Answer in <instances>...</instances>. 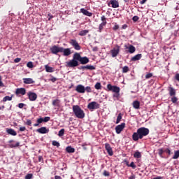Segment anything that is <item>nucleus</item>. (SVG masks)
<instances>
[{"label": "nucleus", "mask_w": 179, "mask_h": 179, "mask_svg": "<svg viewBox=\"0 0 179 179\" xmlns=\"http://www.w3.org/2000/svg\"><path fill=\"white\" fill-rule=\"evenodd\" d=\"M149 135V129L146 127H141L137 129V132H135L132 135L133 141H139V139H142L143 136H147Z\"/></svg>", "instance_id": "f257e3e1"}, {"label": "nucleus", "mask_w": 179, "mask_h": 179, "mask_svg": "<svg viewBox=\"0 0 179 179\" xmlns=\"http://www.w3.org/2000/svg\"><path fill=\"white\" fill-rule=\"evenodd\" d=\"M107 89L110 92H113V99L114 100H120V91L121 89L119 87H117L115 85H111V84L107 85Z\"/></svg>", "instance_id": "f03ea898"}, {"label": "nucleus", "mask_w": 179, "mask_h": 179, "mask_svg": "<svg viewBox=\"0 0 179 179\" xmlns=\"http://www.w3.org/2000/svg\"><path fill=\"white\" fill-rule=\"evenodd\" d=\"M73 113L77 118H80V120L83 119L85 117V112L80 106L74 105L73 106Z\"/></svg>", "instance_id": "7ed1b4c3"}, {"label": "nucleus", "mask_w": 179, "mask_h": 179, "mask_svg": "<svg viewBox=\"0 0 179 179\" xmlns=\"http://www.w3.org/2000/svg\"><path fill=\"white\" fill-rule=\"evenodd\" d=\"M76 91L80 94H84L85 92L87 93H92V87L90 86H87L85 87V86L82 85H78L76 87Z\"/></svg>", "instance_id": "20e7f679"}, {"label": "nucleus", "mask_w": 179, "mask_h": 179, "mask_svg": "<svg viewBox=\"0 0 179 179\" xmlns=\"http://www.w3.org/2000/svg\"><path fill=\"white\" fill-rule=\"evenodd\" d=\"M79 66V62L73 59L66 62V68H76V66Z\"/></svg>", "instance_id": "39448f33"}, {"label": "nucleus", "mask_w": 179, "mask_h": 179, "mask_svg": "<svg viewBox=\"0 0 179 179\" xmlns=\"http://www.w3.org/2000/svg\"><path fill=\"white\" fill-rule=\"evenodd\" d=\"M87 108L90 110V111H93V110L100 108V104L96 101H92L87 105Z\"/></svg>", "instance_id": "423d86ee"}, {"label": "nucleus", "mask_w": 179, "mask_h": 179, "mask_svg": "<svg viewBox=\"0 0 179 179\" xmlns=\"http://www.w3.org/2000/svg\"><path fill=\"white\" fill-rule=\"evenodd\" d=\"M120 45H116L115 47L110 50L111 55L113 58L117 57V55L120 54Z\"/></svg>", "instance_id": "0eeeda50"}, {"label": "nucleus", "mask_w": 179, "mask_h": 179, "mask_svg": "<svg viewBox=\"0 0 179 179\" xmlns=\"http://www.w3.org/2000/svg\"><path fill=\"white\" fill-rule=\"evenodd\" d=\"M27 96L30 101H36L37 100V94L33 92H29Z\"/></svg>", "instance_id": "6e6552de"}, {"label": "nucleus", "mask_w": 179, "mask_h": 179, "mask_svg": "<svg viewBox=\"0 0 179 179\" xmlns=\"http://www.w3.org/2000/svg\"><path fill=\"white\" fill-rule=\"evenodd\" d=\"M52 54L57 55L58 52H62V48L54 45L50 48Z\"/></svg>", "instance_id": "1a4fd4ad"}, {"label": "nucleus", "mask_w": 179, "mask_h": 179, "mask_svg": "<svg viewBox=\"0 0 179 179\" xmlns=\"http://www.w3.org/2000/svg\"><path fill=\"white\" fill-rule=\"evenodd\" d=\"M70 44L75 48L77 51H79L80 50V45H79V43L76 40L71 39L70 41Z\"/></svg>", "instance_id": "9d476101"}, {"label": "nucleus", "mask_w": 179, "mask_h": 179, "mask_svg": "<svg viewBox=\"0 0 179 179\" xmlns=\"http://www.w3.org/2000/svg\"><path fill=\"white\" fill-rule=\"evenodd\" d=\"M16 96H24L26 94V89L25 88H17L15 90Z\"/></svg>", "instance_id": "9b49d317"}, {"label": "nucleus", "mask_w": 179, "mask_h": 179, "mask_svg": "<svg viewBox=\"0 0 179 179\" xmlns=\"http://www.w3.org/2000/svg\"><path fill=\"white\" fill-rule=\"evenodd\" d=\"M125 128V123H122L115 127L116 134H121V131Z\"/></svg>", "instance_id": "f8f14e48"}, {"label": "nucleus", "mask_w": 179, "mask_h": 179, "mask_svg": "<svg viewBox=\"0 0 179 179\" xmlns=\"http://www.w3.org/2000/svg\"><path fill=\"white\" fill-rule=\"evenodd\" d=\"M105 148L106 150L108 152L109 156H113L114 153L113 152V148H111V145H110L108 143H105Z\"/></svg>", "instance_id": "ddd939ff"}, {"label": "nucleus", "mask_w": 179, "mask_h": 179, "mask_svg": "<svg viewBox=\"0 0 179 179\" xmlns=\"http://www.w3.org/2000/svg\"><path fill=\"white\" fill-rule=\"evenodd\" d=\"M62 52H63V55L64 57H69V55H71V48H62Z\"/></svg>", "instance_id": "4468645a"}, {"label": "nucleus", "mask_w": 179, "mask_h": 179, "mask_svg": "<svg viewBox=\"0 0 179 179\" xmlns=\"http://www.w3.org/2000/svg\"><path fill=\"white\" fill-rule=\"evenodd\" d=\"M37 132H38V134H48L50 132V129H47L45 127H43L38 129Z\"/></svg>", "instance_id": "2eb2a0df"}, {"label": "nucleus", "mask_w": 179, "mask_h": 179, "mask_svg": "<svg viewBox=\"0 0 179 179\" xmlns=\"http://www.w3.org/2000/svg\"><path fill=\"white\" fill-rule=\"evenodd\" d=\"M80 12L83 13V15H85V16H88L89 17H92L93 15V13H92L91 12H89L85 8H81L80 10Z\"/></svg>", "instance_id": "dca6fc26"}, {"label": "nucleus", "mask_w": 179, "mask_h": 179, "mask_svg": "<svg viewBox=\"0 0 179 179\" xmlns=\"http://www.w3.org/2000/svg\"><path fill=\"white\" fill-rule=\"evenodd\" d=\"M125 47H126L127 50H129V54H134V52H135V51H136L135 46H134L132 45H129V47L125 45Z\"/></svg>", "instance_id": "f3484780"}, {"label": "nucleus", "mask_w": 179, "mask_h": 179, "mask_svg": "<svg viewBox=\"0 0 179 179\" xmlns=\"http://www.w3.org/2000/svg\"><path fill=\"white\" fill-rule=\"evenodd\" d=\"M81 69H88V71H94V69H96V67H94V66L92 65H87L81 66Z\"/></svg>", "instance_id": "a211bd4d"}, {"label": "nucleus", "mask_w": 179, "mask_h": 179, "mask_svg": "<svg viewBox=\"0 0 179 179\" xmlns=\"http://www.w3.org/2000/svg\"><path fill=\"white\" fill-rule=\"evenodd\" d=\"M6 132L8 135H12L13 136H16V135H17V133H16L13 129H7Z\"/></svg>", "instance_id": "6ab92c4d"}, {"label": "nucleus", "mask_w": 179, "mask_h": 179, "mask_svg": "<svg viewBox=\"0 0 179 179\" xmlns=\"http://www.w3.org/2000/svg\"><path fill=\"white\" fill-rule=\"evenodd\" d=\"M12 142H13V140H10L9 141L10 148H18V146L20 145V143H19V142H16V143H12Z\"/></svg>", "instance_id": "aec40b11"}, {"label": "nucleus", "mask_w": 179, "mask_h": 179, "mask_svg": "<svg viewBox=\"0 0 179 179\" xmlns=\"http://www.w3.org/2000/svg\"><path fill=\"white\" fill-rule=\"evenodd\" d=\"M23 82L25 85H31L34 83V80L31 78H23Z\"/></svg>", "instance_id": "412c9836"}, {"label": "nucleus", "mask_w": 179, "mask_h": 179, "mask_svg": "<svg viewBox=\"0 0 179 179\" xmlns=\"http://www.w3.org/2000/svg\"><path fill=\"white\" fill-rule=\"evenodd\" d=\"M80 62L82 65H85V64H88L89 58L86 57H81V59H80Z\"/></svg>", "instance_id": "4be33fe9"}, {"label": "nucleus", "mask_w": 179, "mask_h": 179, "mask_svg": "<svg viewBox=\"0 0 179 179\" xmlns=\"http://www.w3.org/2000/svg\"><path fill=\"white\" fill-rule=\"evenodd\" d=\"M133 107L136 110H139V108L141 107V102H139L138 101H134L133 102Z\"/></svg>", "instance_id": "5701e85b"}, {"label": "nucleus", "mask_w": 179, "mask_h": 179, "mask_svg": "<svg viewBox=\"0 0 179 179\" xmlns=\"http://www.w3.org/2000/svg\"><path fill=\"white\" fill-rule=\"evenodd\" d=\"M82 58V57L80 56V54L79 53H75L73 56V59H74V61H76L77 62L79 61H80V59Z\"/></svg>", "instance_id": "b1692460"}, {"label": "nucleus", "mask_w": 179, "mask_h": 179, "mask_svg": "<svg viewBox=\"0 0 179 179\" xmlns=\"http://www.w3.org/2000/svg\"><path fill=\"white\" fill-rule=\"evenodd\" d=\"M52 106H54V107H60L61 101L59 99L53 100L52 101Z\"/></svg>", "instance_id": "393cba45"}, {"label": "nucleus", "mask_w": 179, "mask_h": 179, "mask_svg": "<svg viewBox=\"0 0 179 179\" xmlns=\"http://www.w3.org/2000/svg\"><path fill=\"white\" fill-rule=\"evenodd\" d=\"M169 96H173L176 94V90L171 86L169 87Z\"/></svg>", "instance_id": "a878e982"}, {"label": "nucleus", "mask_w": 179, "mask_h": 179, "mask_svg": "<svg viewBox=\"0 0 179 179\" xmlns=\"http://www.w3.org/2000/svg\"><path fill=\"white\" fill-rule=\"evenodd\" d=\"M110 5H112V8H118L120 6V4L117 0L110 1Z\"/></svg>", "instance_id": "bb28decb"}, {"label": "nucleus", "mask_w": 179, "mask_h": 179, "mask_svg": "<svg viewBox=\"0 0 179 179\" xmlns=\"http://www.w3.org/2000/svg\"><path fill=\"white\" fill-rule=\"evenodd\" d=\"M142 58V54L136 55L134 57H131V61H139Z\"/></svg>", "instance_id": "cd10ccee"}, {"label": "nucleus", "mask_w": 179, "mask_h": 179, "mask_svg": "<svg viewBox=\"0 0 179 179\" xmlns=\"http://www.w3.org/2000/svg\"><path fill=\"white\" fill-rule=\"evenodd\" d=\"M66 152H67V153H75V148L71 146H67L66 148Z\"/></svg>", "instance_id": "c85d7f7f"}, {"label": "nucleus", "mask_w": 179, "mask_h": 179, "mask_svg": "<svg viewBox=\"0 0 179 179\" xmlns=\"http://www.w3.org/2000/svg\"><path fill=\"white\" fill-rule=\"evenodd\" d=\"M45 69L46 72H49L50 73L54 72V68H52L48 65H45Z\"/></svg>", "instance_id": "c756f323"}, {"label": "nucleus", "mask_w": 179, "mask_h": 179, "mask_svg": "<svg viewBox=\"0 0 179 179\" xmlns=\"http://www.w3.org/2000/svg\"><path fill=\"white\" fill-rule=\"evenodd\" d=\"M134 159H141L142 157V154L139 151H136L134 154Z\"/></svg>", "instance_id": "7c9ffc66"}, {"label": "nucleus", "mask_w": 179, "mask_h": 179, "mask_svg": "<svg viewBox=\"0 0 179 179\" xmlns=\"http://www.w3.org/2000/svg\"><path fill=\"white\" fill-rule=\"evenodd\" d=\"M107 24V22H101L99 26V31L101 33L103 29H104L105 26Z\"/></svg>", "instance_id": "2f4dec72"}, {"label": "nucleus", "mask_w": 179, "mask_h": 179, "mask_svg": "<svg viewBox=\"0 0 179 179\" xmlns=\"http://www.w3.org/2000/svg\"><path fill=\"white\" fill-rule=\"evenodd\" d=\"M87 33H89V30L85 29V30L80 31L78 34L79 36H86Z\"/></svg>", "instance_id": "473e14b6"}, {"label": "nucleus", "mask_w": 179, "mask_h": 179, "mask_svg": "<svg viewBox=\"0 0 179 179\" xmlns=\"http://www.w3.org/2000/svg\"><path fill=\"white\" fill-rule=\"evenodd\" d=\"M121 120H122V115L121 113H119L117 117L116 124H120Z\"/></svg>", "instance_id": "72a5a7b5"}, {"label": "nucleus", "mask_w": 179, "mask_h": 179, "mask_svg": "<svg viewBox=\"0 0 179 179\" xmlns=\"http://www.w3.org/2000/svg\"><path fill=\"white\" fill-rule=\"evenodd\" d=\"M179 158V150L174 151V155L173 159H178Z\"/></svg>", "instance_id": "f704fd0d"}, {"label": "nucleus", "mask_w": 179, "mask_h": 179, "mask_svg": "<svg viewBox=\"0 0 179 179\" xmlns=\"http://www.w3.org/2000/svg\"><path fill=\"white\" fill-rule=\"evenodd\" d=\"M12 101V96H6L3 99V101Z\"/></svg>", "instance_id": "c9c22d12"}, {"label": "nucleus", "mask_w": 179, "mask_h": 179, "mask_svg": "<svg viewBox=\"0 0 179 179\" xmlns=\"http://www.w3.org/2000/svg\"><path fill=\"white\" fill-rule=\"evenodd\" d=\"M52 145L53 146H56L57 148H59V146H61V145L59 144V142H58L57 141H53L52 143Z\"/></svg>", "instance_id": "e433bc0d"}, {"label": "nucleus", "mask_w": 179, "mask_h": 179, "mask_svg": "<svg viewBox=\"0 0 179 179\" xmlns=\"http://www.w3.org/2000/svg\"><path fill=\"white\" fill-rule=\"evenodd\" d=\"M94 87L96 90H100V89H101V84L100 83H96Z\"/></svg>", "instance_id": "4c0bfd02"}, {"label": "nucleus", "mask_w": 179, "mask_h": 179, "mask_svg": "<svg viewBox=\"0 0 179 179\" xmlns=\"http://www.w3.org/2000/svg\"><path fill=\"white\" fill-rule=\"evenodd\" d=\"M128 71H129V68L128 67V66H125L122 68L123 73H127V72H128Z\"/></svg>", "instance_id": "58836bf2"}, {"label": "nucleus", "mask_w": 179, "mask_h": 179, "mask_svg": "<svg viewBox=\"0 0 179 179\" xmlns=\"http://www.w3.org/2000/svg\"><path fill=\"white\" fill-rule=\"evenodd\" d=\"M127 166H128V167H132L133 169H136V165H135V163H134V162H131L130 164H127Z\"/></svg>", "instance_id": "ea45409f"}, {"label": "nucleus", "mask_w": 179, "mask_h": 179, "mask_svg": "<svg viewBox=\"0 0 179 179\" xmlns=\"http://www.w3.org/2000/svg\"><path fill=\"white\" fill-rule=\"evenodd\" d=\"M65 134V129H62L59 133H58V136H62L64 134Z\"/></svg>", "instance_id": "a19ab883"}, {"label": "nucleus", "mask_w": 179, "mask_h": 179, "mask_svg": "<svg viewBox=\"0 0 179 179\" xmlns=\"http://www.w3.org/2000/svg\"><path fill=\"white\" fill-rule=\"evenodd\" d=\"M153 76V73H148L145 75V79H150Z\"/></svg>", "instance_id": "79ce46f5"}, {"label": "nucleus", "mask_w": 179, "mask_h": 179, "mask_svg": "<svg viewBox=\"0 0 179 179\" xmlns=\"http://www.w3.org/2000/svg\"><path fill=\"white\" fill-rule=\"evenodd\" d=\"M33 178V174L31 173H28L25 176V179H32Z\"/></svg>", "instance_id": "37998d69"}, {"label": "nucleus", "mask_w": 179, "mask_h": 179, "mask_svg": "<svg viewBox=\"0 0 179 179\" xmlns=\"http://www.w3.org/2000/svg\"><path fill=\"white\" fill-rule=\"evenodd\" d=\"M120 29V26L117 24V23H115V25L114 27H113V29L115 30V31H117Z\"/></svg>", "instance_id": "c03bdc74"}, {"label": "nucleus", "mask_w": 179, "mask_h": 179, "mask_svg": "<svg viewBox=\"0 0 179 179\" xmlns=\"http://www.w3.org/2000/svg\"><path fill=\"white\" fill-rule=\"evenodd\" d=\"M103 176H104L105 177H110V172L107 171H104Z\"/></svg>", "instance_id": "a18cd8bd"}, {"label": "nucleus", "mask_w": 179, "mask_h": 179, "mask_svg": "<svg viewBox=\"0 0 179 179\" xmlns=\"http://www.w3.org/2000/svg\"><path fill=\"white\" fill-rule=\"evenodd\" d=\"M101 20L102 23H107V20H106V16H104V15H103L101 17Z\"/></svg>", "instance_id": "49530a36"}, {"label": "nucleus", "mask_w": 179, "mask_h": 179, "mask_svg": "<svg viewBox=\"0 0 179 179\" xmlns=\"http://www.w3.org/2000/svg\"><path fill=\"white\" fill-rule=\"evenodd\" d=\"M27 68H33V62H28L27 64Z\"/></svg>", "instance_id": "de8ad7c7"}, {"label": "nucleus", "mask_w": 179, "mask_h": 179, "mask_svg": "<svg viewBox=\"0 0 179 179\" xmlns=\"http://www.w3.org/2000/svg\"><path fill=\"white\" fill-rule=\"evenodd\" d=\"M50 120V117H45L44 118H43V122H48Z\"/></svg>", "instance_id": "09e8293b"}, {"label": "nucleus", "mask_w": 179, "mask_h": 179, "mask_svg": "<svg viewBox=\"0 0 179 179\" xmlns=\"http://www.w3.org/2000/svg\"><path fill=\"white\" fill-rule=\"evenodd\" d=\"M178 100V99H177V97H176L174 96L171 98L172 103H177Z\"/></svg>", "instance_id": "8fccbe9b"}, {"label": "nucleus", "mask_w": 179, "mask_h": 179, "mask_svg": "<svg viewBox=\"0 0 179 179\" xmlns=\"http://www.w3.org/2000/svg\"><path fill=\"white\" fill-rule=\"evenodd\" d=\"M132 20L134 22H138V20H139V17L138 16H134L133 18H132Z\"/></svg>", "instance_id": "3c124183"}, {"label": "nucleus", "mask_w": 179, "mask_h": 179, "mask_svg": "<svg viewBox=\"0 0 179 179\" xmlns=\"http://www.w3.org/2000/svg\"><path fill=\"white\" fill-rule=\"evenodd\" d=\"M5 85H3V83L2 82V77L0 76V87H3Z\"/></svg>", "instance_id": "603ef678"}, {"label": "nucleus", "mask_w": 179, "mask_h": 179, "mask_svg": "<svg viewBox=\"0 0 179 179\" xmlns=\"http://www.w3.org/2000/svg\"><path fill=\"white\" fill-rule=\"evenodd\" d=\"M22 59L19 58V57H17L14 59V62H15V64H17L19 63L20 61H21Z\"/></svg>", "instance_id": "864d4df0"}, {"label": "nucleus", "mask_w": 179, "mask_h": 179, "mask_svg": "<svg viewBox=\"0 0 179 179\" xmlns=\"http://www.w3.org/2000/svg\"><path fill=\"white\" fill-rule=\"evenodd\" d=\"M25 130H26V127H20V132H24Z\"/></svg>", "instance_id": "5fc2aeb1"}, {"label": "nucleus", "mask_w": 179, "mask_h": 179, "mask_svg": "<svg viewBox=\"0 0 179 179\" xmlns=\"http://www.w3.org/2000/svg\"><path fill=\"white\" fill-rule=\"evenodd\" d=\"M26 124L29 125V127L31 126V120H27L26 122Z\"/></svg>", "instance_id": "6e6d98bb"}, {"label": "nucleus", "mask_w": 179, "mask_h": 179, "mask_svg": "<svg viewBox=\"0 0 179 179\" xmlns=\"http://www.w3.org/2000/svg\"><path fill=\"white\" fill-rule=\"evenodd\" d=\"M37 122H38L39 124H41L42 122H43V117L38 118L37 120Z\"/></svg>", "instance_id": "4d7b16f0"}, {"label": "nucleus", "mask_w": 179, "mask_h": 179, "mask_svg": "<svg viewBox=\"0 0 179 179\" xmlns=\"http://www.w3.org/2000/svg\"><path fill=\"white\" fill-rule=\"evenodd\" d=\"M18 107H19V108H23V107H24V103H19Z\"/></svg>", "instance_id": "13d9d810"}, {"label": "nucleus", "mask_w": 179, "mask_h": 179, "mask_svg": "<svg viewBox=\"0 0 179 179\" xmlns=\"http://www.w3.org/2000/svg\"><path fill=\"white\" fill-rule=\"evenodd\" d=\"M165 152L168 154V155H171V151L170 150V149L167 148L165 150Z\"/></svg>", "instance_id": "bf43d9fd"}, {"label": "nucleus", "mask_w": 179, "mask_h": 179, "mask_svg": "<svg viewBox=\"0 0 179 179\" xmlns=\"http://www.w3.org/2000/svg\"><path fill=\"white\" fill-rule=\"evenodd\" d=\"M51 82H52L54 83V82H57V78L55 77H52L51 79H50Z\"/></svg>", "instance_id": "052dcab7"}, {"label": "nucleus", "mask_w": 179, "mask_h": 179, "mask_svg": "<svg viewBox=\"0 0 179 179\" xmlns=\"http://www.w3.org/2000/svg\"><path fill=\"white\" fill-rule=\"evenodd\" d=\"M175 79H176L178 80V82H179V74L177 73L176 76H175Z\"/></svg>", "instance_id": "680f3d73"}, {"label": "nucleus", "mask_w": 179, "mask_h": 179, "mask_svg": "<svg viewBox=\"0 0 179 179\" xmlns=\"http://www.w3.org/2000/svg\"><path fill=\"white\" fill-rule=\"evenodd\" d=\"M48 16H49L48 20H51V19L54 17V16H52V15L51 14H48Z\"/></svg>", "instance_id": "e2e57ef3"}, {"label": "nucleus", "mask_w": 179, "mask_h": 179, "mask_svg": "<svg viewBox=\"0 0 179 179\" xmlns=\"http://www.w3.org/2000/svg\"><path fill=\"white\" fill-rule=\"evenodd\" d=\"M55 179H62V178H61L59 176H55Z\"/></svg>", "instance_id": "0e129e2a"}, {"label": "nucleus", "mask_w": 179, "mask_h": 179, "mask_svg": "<svg viewBox=\"0 0 179 179\" xmlns=\"http://www.w3.org/2000/svg\"><path fill=\"white\" fill-rule=\"evenodd\" d=\"M127 27H128V25L124 24V25H122V29H127Z\"/></svg>", "instance_id": "69168bd1"}, {"label": "nucleus", "mask_w": 179, "mask_h": 179, "mask_svg": "<svg viewBox=\"0 0 179 179\" xmlns=\"http://www.w3.org/2000/svg\"><path fill=\"white\" fill-rule=\"evenodd\" d=\"M43 160V157L39 156L38 157V162H41Z\"/></svg>", "instance_id": "338daca9"}, {"label": "nucleus", "mask_w": 179, "mask_h": 179, "mask_svg": "<svg viewBox=\"0 0 179 179\" xmlns=\"http://www.w3.org/2000/svg\"><path fill=\"white\" fill-rule=\"evenodd\" d=\"M129 179H135V176H131L129 178Z\"/></svg>", "instance_id": "774afa93"}]
</instances>
